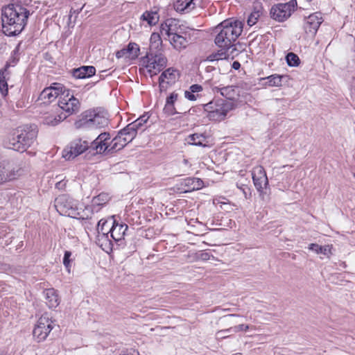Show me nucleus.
Wrapping results in <instances>:
<instances>
[{"mask_svg": "<svg viewBox=\"0 0 355 355\" xmlns=\"http://www.w3.org/2000/svg\"><path fill=\"white\" fill-rule=\"evenodd\" d=\"M89 148L87 141L77 139L70 142L64 149L62 156L65 159H73Z\"/></svg>", "mask_w": 355, "mask_h": 355, "instance_id": "11", "label": "nucleus"}, {"mask_svg": "<svg viewBox=\"0 0 355 355\" xmlns=\"http://www.w3.org/2000/svg\"><path fill=\"white\" fill-rule=\"evenodd\" d=\"M149 116L147 115H143L135 120L134 122L130 123L129 125L134 128V129L137 131L144 123H146L148 119Z\"/></svg>", "mask_w": 355, "mask_h": 355, "instance_id": "41", "label": "nucleus"}, {"mask_svg": "<svg viewBox=\"0 0 355 355\" xmlns=\"http://www.w3.org/2000/svg\"><path fill=\"white\" fill-rule=\"evenodd\" d=\"M252 176L254 187L261 193L268 184V180L263 167L261 166L254 167L252 171Z\"/></svg>", "mask_w": 355, "mask_h": 355, "instance_id": "13", "label": "nucleus"}, {"mask_svg": "<svg viewBox=\"0 0 355 355\" xmlns=\"http://www.w3.org/2000/svg\"><path fill=\"white\" fill-rule=\"evenodd\" d=\"M234 56H235L234 54L230 52V50H226L223 48H220V49L218 50V52L209 55L207 57V60L209 61V62H212V61H215V60L229 59V58L233 59Z\"/></svg>", "mask_w": 355, "mask_h": 355, "instance_id": "25", "label": "nucleus"}, {"mask_svg": "<svg viewBox=\"0 0 355 355\" xmlns=\"http://www.w3.org/2000/svg\"><path fill=\"white\" fill-rule=\"evenodd\" d=\"M283 76L274 74L266 78L267 84L270 87H280L282 84Z\"/></svg>", "mask_w": 355, "mask_h": 355, "instance_id": "39", "label": "nucleus"}, {"mask_svg": "<svg viewBox=\"0 0 355 355\" xmlns=\"http://www.w3.org/2000/svg\"><path fill=\"white\" fill-rule=\"evenodd\" d=\"M183 163L187 165V164H188L189 162H188V160L187 159H183Z\"/></svg>", "mask_w": 355, "mask_h": 355, "instance_id": "57", "label": "nucleus"}, {"mask_svg": "<svg viewBox=\"0 0 355 355\" xmlns=\"http://www.w3.org/2000/svg\"><path fill=\"white\" fill-rule=\"evenodd\" d=\"M67 118V115L58 108L46 113L43 118V123L48 125H56Z\"/></svg>", "mask_w": 355, "mask_h": 355, "instance_id": "19", "label": "nucleus"}, {"mask_svg": "<svg viewBox=\"0 0 355 355\" xmlns=\"http://www.w3.org/2000/svg\"><path fill=\"white\" fill-rule=\"evenodd\" d=\"M169 41L171 44L178 51L185 49L188 44L187 39L179 33L171 37Z\"/></svg>", "mask_w": 355, "mask_h": 355, "instance_id": "28", "label": "nucleus"}, {"mask_svg": "<svg viewBox=\"0 0 355 355\" xmlns=\"http://www.w3.org/2000/svg\"><path fill=\"white\" fill-rule=\"evenodd\" d=\"M63 186H64V184L62 183V182H59L56 184V187L58 189L62 188Z\"/></svg>", "mask_w": 355, "mask_h": 355, "instance_id": "54", "label": "nucleus"}, {"mask_svg": "<svg viewBox=\"0 0 355 355\" xmlns=\"http://www.w3.org/2000/svg\"><path fill=\"white\" fill-rule=\"evenodd\" d=\"M128 143L125 141V139H123L119 133L110 142V148H109V151L110 153H113L116 152L123 147H125Z\"/></svg>", "mask_w": 355, "mask_h": 355, "instance_id": "27", "label": "nucleus"}, {"mask_svg": "<svg viewBox=\"0 0 355 355\" xmlns=\"http://www.w3.org/2000/svg\"><path fill=\"white\" fill-rule=\"evenodd\" d=\"M141 62L148 73L153 76L166 67L168 60L162 53H148L141 58Z\"/></svg>", "mask_w": 355, "mask_h": 355, "instance_id": "7", "label": "nucleus"}, {"mask_svg": "<svg viewBox=\"0 0 355 355\" xmlns=\"http://www.w3.org/2000/svg\"><path fill=\"white\" fill-rule=\"evenodd\" d=\"M189 89L193 93H197V92H199L202 90V87L201 85H200L195 84V85H191Z\"/></svg>", "mask_w": 355, "mask_h": 355, "instance_id": "51", "label": "nucleus"}, {"mask_svg": "<svg viewBox=\"0 0 355 355\" xmlns=\"http://www.w3.org/2000/svg\"><path fill=\"white\" fill-rule=\"evenodd\" d=\"M203 184V181L200 178H193L186 180V186H187L189 190L191 191L198 190L202 188Z\"/></svg>", "mask_w": 355, "mask_h": 355, "instance_id": "34", "label": "nucleus"}, {"mask_svg": "<svg viewBox=\"0 0 355 355\" xmlns=\"http://www.w3.org/2000/svg\"><path fill=\"white\" fill-rule=\"evenodd\" d=\"M233 328V332L234 333H237V332H239V331H248L250 327L248 324H239L237 326H235Z\"/></svg>", "mask_w": 355, "mask_h": 355, "instance_id": "47", "label": "nucleus"}, {"mask_svg": "<svg viewBox=\"0 0 355 355\" xmlns=\"http://www.w3.org/2000/svg\"><path fill=\"white\" fill-rule=\"evenodd\" d=\"M8 67V65L0 71V92L3 96H6L8 94V84L6 80V78L9 75L7 71Z\"/></svg>", "mask_w": 355, "mask_h": 355, "instance_id": "31", "label": "nucleus"}, {"mask_svg": "<svg viewBox=\"0 0 355 355\" xmlns=\"http://www.w3.org/2000/svg\"><path fill=\"white\" fill-rule=\"evenodd\" d=\"M53 321L47 313L42 315L33 329V336L38 342L44 340L53 329Z\"/></svg>", "mask_w": 355, "mask_h": 355, "instance_id": "10", "label": "nucleus"}, {"mask_svg": "<svg viewBox=\"0 0 355 355\" xmlns=\"http://www.w3.org/2000/svg\"><path fill=\"white\" fill-rule=\"evenodd\" d=\"M80 103L78 98H75L73 94L69 89H64L62 96L58 100V110L62 111L67 117L69 115L78 112L80 110Z\"/></svg>", "mask_w": 355, "mask_h": 355, "instance_id": "8", "label": "nucleus"}, {"mask_svg": "<svg viewBox=\"0 0 355 355\" xmlns=\"http://www.w3.org/2000/svg\"><path fill=\"white\" fill-rule=\"evenodd\" d=\"M112 226V220H110L107 219L102 218L101 219L97 224V233L98 234H110V232L109 231Z\"/></svg>", "mask_w": 355, "mask_h": 355, "instance_id": "32", "label": "nucleus"}, {"mask_svg": "<svg viewBox=\"0 0 355 355\" xmlns=\"http://www.w3.org/2000/svg\"><path fill=\"white\" fill-rule=\"evenodd\" d=\"M218 32L215 38L216 44L226 50H230L236 55L238 53L234 42L243 31V24L238 20H225L216 27Z\"/></svg>", "mask_w": 355, "mask_h": 355, "instance_id": "2", "label": "nucleus"}, {"mask_svg": "<svg viewBox=\"0 0 355 355\" xmlns=\"http://www.w3.org/2000/svg\"><path fill=\"white\" fill-rule=\"evenodd\" d=\"M185 97L190 101H196L198 95L194 94L191 90L184 92Z\"/></svg>", "mask_w": 355, "mask_h": 355, "instance_id": "49", "label": "nucleus"}, {"mask_svg": "<svg viewBox=\"0 0 355 355\" xmlns=\"http://www.w3.org/2000/svg\"><path fill=\"white\" fill-rule=\"evenodd\" d=\"M331 248L332 245H330L321 246L316 243H311L309 246V249L314 251L316 254H322L328 257L332 254Z\"/></svg>", "mask_w": 355, "mask_h": 355, "instance_id": "29", "label": "nucleus"}, {"mask_svg": "<svg viewBox=\"0 0 355 355\" xmlns=\"http://www.w3.org/2000/svg\"><path fill=\"white\" fill-rule=\"evenodd\" d=\"M120 135L125 139L128 143H130L136 137L137 131L134 128L131 127L129 124L119 132Z\"/></svg>", "mask_w": 355, "mask_h": 355, "instance_id": "33", "label": "nucleus"}, {"mask_svg": "<svg viewBox=\"0 0 355 355\" xmlns=\"http://www.w3.org/2000/svg\"><path fill=\"white\" fill-rule=\"evenodd\" d=\"M241 67V64L239 62L237 61H235L233 62L232 64V67L234 69H239Z\"/></svg>", "mask_w": 355, "mask_h": 355, "instance_id": "53", "label": "nucleus"}, {"mask_svg": "<svg viewBox=\"0 0 355 355\" xmlns=\"http://www.w3.org/2000/svg\"><path fill=\"white\" fill-rule=\"evenodd\" d=\"M228 316H230V317H239V315H238V314H230V315H228Z\"/></svg>", "mask_w": 355, "mask_h": 355, "instance_id": "56", "label": "nucleus"}, {"mask_svg": "<svg viewBox=\"0 0 355 355\" xmlns=\"http://www.w3.org/2000/svg\"><path fill=\"white\" fill-rule=\"evenodd\" d=\"M112 226L110 230V237L116 242L122 241L124 239L125 232L128 226L123 223H119L114 219V216H111Z\"/></svg>", "mask_w": 355, "mask_h": 355, "instance_id": "17", "label": "nucleus"}, {"mask_svg": "<svg viewBox=\"0 0 355 355\" xmlns=\"http://www.w3.org/2000/svg\"><path fill=\"white\" fill-rule=\"evenodd\" d=\"M239 189L242 191L243 196L245 199H248L250 198L251 193H250V189L248 188L247 186L245 187H239Z\"/></svg>", "mask_w": 355, "mask_h": 355, "instance_id": "50", "label": "nucleus"}, {"mask_svg": "<svg viewBox=\"0 0 355 355\" xmlns=\"http://www.w3.org/2000/svg\"><path fill=\"white\" fill-rule=\"evenodd\" d=\"M116 57L119 58H128V51L126 48H123L116 53Z\"/></svg>", "mask_w": 355, "mask_h": 355, "instance_id": "48", "label": "nucleus"}, {"mask_svg": "<svg viewBox=\"0 0 355 355\" xmlns=\"http://www.w3.org/2000/svg\"><path fill=\"white\" fill-rule=\"evenodd\" d=\"M30 11L19 3H10L2 8L3 33L8 36L19 34L26 25Z\"/></svg>", "mask_w": 355, "mask_h": 355, "instance_id": "1", "label": "nucleus"}, {"mask_svg": "<svg viewBox=\"0 0 355 355\" xmlns=\"http://www.w3.org/2000/svg\"><path fill=\"white\" fill-rule=\"evenodd\" d=\"M262 15V8L260 7L253 10L248 17L247 24L249 26L255 25Z\"/></svg>", "mask_w": 355, "mask_h": 355, "instance_id": "36", "label": "nucleus"}, {"mask_svg": "<svg viewBox=\"0 0 355 355\" xmlns=\"http://www.w3.org/2000/svg\"><path fill=\"white\" fill-rule=\"evenodd\" d=\"M236 107L232 100L223 98L214 99L204 105L205 110L207 112V116L209 120L220 121L225 119L227 113Z\"/></svg>", "mask_w": 355, "mask_h": 355, "instance_id": "5", "label": "nucleus"}, {"mask_svg": "<svg viewBox=\"0 0 355 355\" xmlns=\"http://www.w3.org/2000/svg\"><path fill=\"white\" fill-rule=\"evenodd\" d=\"M55 207L61 215L74 218L87 219L92 214L90 207H85L67 195L59 196L55 200Z\"/></svg>", "mask_w": 355, "mask_h": 355, "instance_id": "3", "label": "nucleus"}, {"mask_svg": "<svg viewBox=\"0 0 355 355\" xmlns=\"http://www.w3.org/2000/svg\"><path fill=\"white\" fill-rule=\"evenodd\" d=\"M46 303L50 309L56 308L60 304V298L57 291L53 288H49L44 291Z\"/></svg>", "mask_w": 355, "mask_h": 355, "instance_id": "21", "label": "nucleus"}, {"mask_svg": "<svg viewBox=\"0 0 355 355\" xmlns=\"http://www.w3.org/2000/svg\"><path fill=\"white\" fill-rule=\"evenodd\" d=\"M123 355H139V353L138 351L131 349L130 351H127L126 353L123 354Z\"/></svg>", "mask_w": 355, "mask_h": 355, "instance_id": "52", "label": "nucleus"}, {"mask_svg": "<svg viewBox=\"0 0 355 355\" xmlns=\"http://www.w3.org/2000/svg\"><path fill=\"white\" fill-rule=\"evenodd\" d=\"M180 28L178 20L173 18L167 19L160 25V33L162 35H166L170 40L171 37L179 33Z\"/></svg>", "mask_w": 355, "mask_h": 355, "instance_id": "18", "label": "nucleus"}, {"mask_svg": "<svg viewBox=\"0 0 355 355\" xmlns=\"http://www.w3.org/2000/svg\"><path fill=\"white\" fill-rule=\"evenodd\" d=\"M126 49L128 51V59L133 60L138 57L139 47L136 43H129Z\"/></svg>", "mask_w": 355, "mask_h": 355, "instance_id": "37", "label": "nucleus"}, {"mask_svg": "<svg viewBox=\"0 0 355 355\" xmlns=\"http://www.w3.org/2000/svg\"><path fill=\"white\" fill-rule=\"evenodd\" d=\"M15 179V175L12 173L6 174V168L0 166V184Z\"/></svg>", "mask_w": 355, "mask_h": 355, "instance_id": "42", "label": "nucleus"}, {"mask_svg": "<svg viewBox=\"0 0 355 355\" xmlns=\"http://www.w3.org/2000/svg\"><path fill=\"white\" fill-rule=\"evenodd\" d=\"M178 77V71L173 68H168L164 71L159 78V87L160 92H165L168 86L174 84Z\"/></svg>", "mask_w": 355, "mask_h": 355, "instance_id": "14", "label": "nucleus"}, {"mask_svg": "<svg viewBox=\"0 0 355 355\" xmlns=\"http://www.w3.org/2000/svg\"><path fill=\"white\" fill-rule=\"evenodd\" d=\"M64 89L65 87L62 84L57 83H53L51 87L43 89L40 93L38 99L42 103H50L58 97L60 98Z\"/></svg>", "mask_w": 355, "mask_h": 355, "instance_id": "12", "label": "nucleus"}, {"mask_svg": "<svg viewBox=\"0 0 355 355\" xmlns=\"http://www.w3.org/2000/svg\"><path fill=\"white\" fill-rule=\"evenodd\" d=\"M231 333H234L232 327H230V328L226 329L220 330L216 333V338L217 339L226 338L230 336V334H231Z\"/></svg>", "mask_w": 355, "mask_h": 355, "instance_id": "43", "label": "nucleus"}, {"mask_svg": "<svg viewBox=\"0 0 355 355\" xmlns=\"http://www.w3.org/2000/svg\"><path fill=\"white\" fill-rule=\"evenodd\" d=\"M296 7V0H291L287 3L275 4L270 9L271 17L277 21H284L291 16Z\"/></svg>", "mask_w": 355, "mask_h": 355, "instance_id": "9", "label": "nucleus"}, {"mask_svg": "<svg viewBox=\"0 0 355 355\" xmlns=\"http://www.w3.org/2000/svg\"><path fill=\"white\" fill-rule=\"evenodd\" d=\"M108 124L107 114L96 110H87L75 122L76 128H101Z\"/></svg>", "mask_w": 355, "mask_h": 355, "instance_id": "6", "label": "nucleus"}, {"mask_svg": "<svg viewBox=\"0 0 355 355\" xmlns=\"http://www.w3.org/2000/svg\"><path fill=\"white\" fill-rule=\"evenodd\" d=\"M233 91L234 89L232 87H223L220 89V94L227 98L226 100H232V96L230 95V92Z\"/></svg>", "mask_w": 355, "mask_h": 355, "instance_id": "45", "label": "nucleus"}, {"mask_svg": "<svg viewBox=\"0 0 355 355\" xmlns=\"http://www.w3.org/2000/svg\"><path fill=\"white\" fill-rule=\"evenodd\" d=\"M251 329H255L256 327H252Z\"/></svg>", "mask_w": 355, "mask_h": 355, "instance_id": "59", "label": "nucleus"}, {"mask_svg": "<svg viewBox=\"0 0 355 355\" xmlns=\"http://www.w3.org/2000/svg\"><path fill=\"white\" fill-rule=\"evenodd\" d=\"M162 40L158 33H153L150 38L149 53H162Z\"/></svg>", "mask_w": 355, "mask_h": 355, "instance_id": "24", "label": "nucleus"}, {"mask_svg": "<svg viewBox=\"0 0 355 355\" xmlns=\"http://www.w3.org/2000/svg\"><path fill=\"white\" fill-rule=\"evenodd\" d=\"M96 73V69L93 66H83L73 70V76L76 78H87L92 76Z\"/></svg>", "mask_w": 355, "mask_h": 355, "instance_id": "22", "label": "nucleus"}, {"mask_svg": "<svg viewBox=\"0 0 355 355\" xmlns=\"http://www.w3.org/2000/svg\"><path fill=\"white\" fill-rule=\"evenodd\" d=\"M159 19V15L157 11H146L141 17V19L145 21L150 26L155 25Z\"/></svg>", "mask_w": 355, "mask_h": 355, "instance_id": "30", "label": "nucleus"}, {"mask_svg": "<svg viewBox=\"0 0 355 355\" xmlns=\"http://www.w3.org/2000/svg\"><path fill=\"white\" fill-rule=\"evenodd\" d=\"M286 60L290 67H297L300 63L298 55L294 53H288L286 56Z\"/></svg>", "mask_w": 355, "mask_h": 355, "instance_id": "40", "label": "nucleus"}, {"mask_svg": "<svg viewBox=\"0 0 355 355\" xmlns=\"http://www.w3.org/2000/svg\"><path fill=\"white\" fill-rule=\"evenodd\" d=\"M178 98V94L173 92L170 94L168 97L166 98V102L165 105L164 110L166 112H167L170 114H173L175 113L174 112V107L173 104L175 102V101Z\"/></svg>", "mask_w": 355, "mask_h": 355, "instance_id": "35", "label": "nucleus"}, {"mask_svg": "<svg viewBox=\"0 0 355 355\" xmlns=\"http://www.w3.org/2000/svg\"><path fill=\"white\" fill-rule=\"evenodd\" d=\"M37 131L35 128L25 125L17 128L9 138L6 146L18 152H24L35 141Z\"/></svg>", "mask_w": 355, "mask_h": 355, "instance_id": "4", "label": "nucleus"}, {"mask_svg": "<svg viewBox=\"0 0 355 355\" xmlns=\"http://www.w3.org/2000/svg\"><path fill=\"white\" fill-rule=\"evenodd\" d=\"M354 177L355 178V173H354Z\"/></svg>", "mask_w": 355, "mask_h": 355, "instance_id": "60", "label": "nucleus"}, {"mask_svg": "<svg viewBox=\"0 0 355 355\" xmlns=\"http://www.w3.org/2000/svg\"><path fill=\"white\" fill-rule=\"evenodd\" d=\"M201 256H202V258L203 259H207V257H208V254H207V253H203V254H202V255H201Z\"/></svg>", "mask_w": 355, "mask_h": 355, "instance_id": "55", "label": "nucleus"}, {"mask_svg": "<svg viewBox=\"0 0 355 355\" xmlns=\"http://www.w3.org/2000/svg\"><path fill=\"white\" fill-rule=\"evenodd\" d=\"M286 167H290V168H291V167H292V166L284 165V166H282V168H286Z\"/></svg>", "mask_w": 355, "mask_h": 355, "instance_id": "58", "label": "nucleus"}, {"mask_svg": "<svg viewBox=\"0 0 355 355\" xmlns=\"http://www.w3.org/2000/svg\"><path fill=\"white\" fill-rule=\"evenodd\" d=\"M194 0H175L174 2V8L177 12H189L193 10L196 3Z\"/></svg>", "mask_w": 355, "mask_h": 355, "instance_id": "23", "label": "nucleus"}, {"mask_svg": "<svg viewBox=\"0 0 355 355\" xmlns=\"http://www.w3.org/2000/svg\"><path fill=\"white\" fill-rule=\"evenodd\" d=\"M323 21L320 12H315L304 19V29L306 33L315 35Z\"/></svg>", "mask_w": 355, "mask_h": 355, "instance_id": "15", "label": "nucleus"}, {"mask_svg": "<svg viewBox=\"0 0 355 355\" xmlns=\"http://www.w3.org/2000/svg\"><path fill=\"white\" fill-rule=\"evenodd\" d=\"M110 137L107 132L100 134L98 137L91 144V148L96 150L98 154L103 153H110L109 148Z\"/></svg>", "mask_w": 355, "mask_h": 355, "instance_id": "16", "label": "nucleus"}, {"mask_svg": "<svg viewBox=\"0 0 355 355\" xmlns=\"http://www.w3.org/2000/svg\"><path fill=\"white\" fill-rule=\"evenodd\" d=\"M96 243L106 252H109L112 250V243L110 240L109 234H98L96 238Z\"/></svg>", "mask_w": 355, "mask_h": 355, "instance_id": "26", "label": "nucleus"}, {"mask_svg": "<svg viewBox=\"0 0 355 355\" xmlns=\"http://www.w3.org/2000/svg\"><path fill=\"white\" fill-rule=\"evenodd\" d=\"M110 200L108 194L105 193H101L98 196H95L92 199V206H102L105 205Z\"/></svg>", "mask_w": 355, "mask_h": 355, "instance_id": "38", "label": "nucleus"}, {"mask_svg": "<svg viewBox=\"0 0 355 355\" xmlns=\"http://www.w3.org/2000/svg\"><path fill=\"white\" fill-rule=\"evenodd\" d=\"M71 256V252L65 251L64 255V259H63V264L64 265V266L66 267V268L67 269L69 272H70V268H71V265H70Z\"/></svg>", "mask_w": 355, "mask_h": 355, "instance_id": "44", "label": "nucleus"}, {"mask_svg": "<svg viewBox=\"0 0 355 355\" xmlns=\"http://www.w3.org/2000/svg\"><path fill=\"white\" fill-rule=\"evenodd\" d=\"M186 142L189 145L207 147V137L205 134L194 133L189 135L185 139Z\"/></svg>", "mask_w": 355, "mask_h": 355, "instance_id": "20", "label": "nucleus"}, {"mask_svg": "<svg viewBox=\"0 0 355 355\" xmlns=\"http://www.w3.org/2000/svg\"><path fill=\"white\" fill-rule=\"evenodd\" d=\"M12 173L15 175V178L21 174V168L19 166H15L12 168H6V174Z\"/></svg>", "mask_w": 355, "mask_h": 355, "instance_id": "46", "label": "nucleus"}]
</instances>
